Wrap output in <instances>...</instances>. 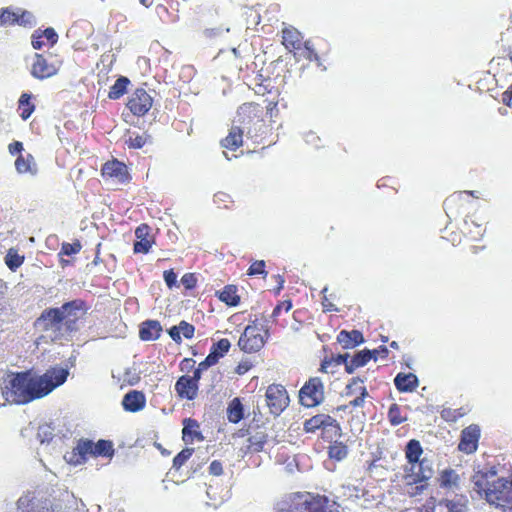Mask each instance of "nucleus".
Returning a JSON list of instances; mask_svg holds the SVG:
<instances>
[{
    "instance_id": "58",
    "label": "nucleus",
    "mask_w": 512,
    "mask_h": 512,
    "mask_svg": "<svg viewBox=\"0 0 512 512\" xmlns=\"http://www.w3.org/2000/svg\"><path fill=\"white\" fill-rule=\"evenodd\" d=\"M9 152L14 155L17 153H20L23 149V145L19 141H14L13 143L9 144L8 146Z\"/></svg>"
},
{
    "instance_id": "24",
    "label": "nucleus",
    "mask_w": 512,
    "mask_h": 512,
    "mask_svg": "<svg viewBox=\"0 0 512 512\" xmlns=\"http://www.w3.org/2000/svg\"><path fill=\"white\" fill-rule=\"evenodd\" d=\"M333 422H335V420L332 417L324 414H319L306 420L304 423V428L306 431L312 432L321 427L330 426L333 424Z\"/></svg>"
},
{
    "instance_id": "45",
    "label": "nucleus",
    "mask_w": 512,
    "mask_h": 512,
    "mask_svg": "<svg viewBox=\"0 0 512 512\" xmlns=\"http://www.w3.org/2000/svg\"><path fill=\"white\" fill-rule=\"evenodd\" d=\"M248 275H263L266 276L267 272L265 271V261L264 260H256L254 261L248 269Z\"/></svg>"
},
{
    "instance_id": "37",
    "label": "nucleus",
    "mask_w": 512,
    "mask_h": 512,
    "mask_svg": "<svg viewBox=\"0 0 512 512\" xmlns=\"http://www.w3.org/2000/svg\"><path fill=\"white\" fill-rule=\"evenodd\" d=\"M246 30H256L260 24V14L253 8H249L245 12Z\"/></svg>"
},
{
    "instance_id": "27",
    "label": "nucleus",
    "mask_w": 512,
    "mask_h": 512,
    "mask_svg": "<svg viewBox=\"0 0 512 512\" xmlns=\"http://www.w3.org/2000/svg\"><path fill=\"white\" fill-rule=\"evenodd\" d=\"M130 80L125 76H120L110 88L108 97L110 99H119L126 92Z\"/></svg>"
},
{
    "instance_id": "35",
    "label": "nucleus",
    "mask_w": 512,
    "mask_h": 512,
    "mask_svg": "<svg viewBox=\"0 0 512 512\" xmlns=\"http://www.w3.org/2000/svg\"><path fill=\"white\" fill-rule=\"evenodd\" d=\"M30 100H31L30 94L23 93L20 96L19 107L23 108V111L21 113V118L23 120H27L31 116V114L33 113V111L35 109V106L30 102Z\"/></svg>"
},
{
    "instance_id": "34",
    "label": "nucleus",
    "mask_w": 512,
    "mask_h": 512,
    "mask_svg": "<svg viewBox=\"0 0 512 512\" xmlns=\"http://www.w3.org/2000/svg\"><path fill=\"white\" fill-rule=\"evenodd\" d=\"M74 450L83 459H85L87 455L94 456V442L89 439H81L78 441Z\"/></svg>"
},
{
    "instance_id": "39",
    "label": "nucleus",
    "mask_w": 512,
    "mask_h": 512,
    "mask_svg": "<svg viewBox=\"0 0 512 512\" xmlns=\"http://www.w3.org/2000/svg\"><path fill=\"white\" fill-rule=\"evenodd\" d=\"M33 157L28 154L26 158L23 156H19L15 161V168L18 173H27L32 172Z\"/></svg>"
},
{
    "instance_id": "13",
    "label": "nucleus",
    "mask_w": 512,
    "mask_h": 512,
    "mask_svg": "<svg viewBox=\"0 0 512 512\" xmlns=\"http://www.w3.org/2000/svg\"><path fill=\"white\" fill-rule=\"evenodd\" d=\"M480 438V428L478 425L472 424L461 432V440L458 449L467 454L473 453L477 450L478 441Z\"/></svg>"
},
{
    "instance_id": "59",
    "label": "nucleus",
    "mask_w": 512,
    "mask_h": 512,
    "mask_svg": "<svg viewBox=\"0 0 512 512\" xmlns=\"http://www.w3.org/2000/svg\"><path fill=\"white\" fill-rule=\"evenodd\" d=\"M251 368V364L249 362H240L236 369H235V372L239 375H243L245 374L247 371H249V369Z\"/></svg>"
},
{
    "instance_id": "49",
    "label": "nucleus",
    "mask_w": 512,
    "mask_h": 512,
    "mask_svg": "<svg viewBox=\"0 0 512 512\" xmlns=\"http://www.w3.org/2000/svg\"><path fill=\"white\" fill-rule=\"evenodd\" d=\"M327 291H328L327 286H325L321 291L322 306H323L324 311H338V308L332 302L329 301V299L326 295Z\"/></svg>"
},
{
    "instance_id": "17",
    "label": "nucleus",
    "mask_w": 512,
    "mask_h": 512,
    "mask_svg": "<svg viewBox=\"0 0 512 512\" xmlns=\"http://www.w3.org/2000/svg\"><path fill=\"white\" fill-rule=\"evenodd\" d=\"M145 396L140 391H130L123 397L122 405L126 411L137 412L145 406Z\"/></svg>"
},
{
    "instance_id": "44",
    "label": "nucleus",
    "mask_w": 512,
    "mask_h": 512,
    "mask_svg": "<svg viewBox=\"0 0 512 512\" xmlns=\"http://www.w3.org/2000/svg\"><path fill=\"white\" fill-rule=\"evenodd\" d=\"M81 250V244L77 240L73 243H62L60 254L71 256L77 254Z\"/></svg>"
},
{
    "instance_id": "54",
    "label": "nucleus",
    "mask_w": 512,
    "mask_h": 512,
    "mask_svg": "<svg viewBox=\"0 0 512 512\" xmlns=\"http://www.w3.org/2000/svg\"><path fill=\"white\" fill-rule=\"evenodd\" d=\"M209 472L214 476L221 475L223 473L222 463L217 460L212 461L209 466Z\"/></svg>"
},
{
    "instance_id": "1",
    "label": "nucleus",
    "mask_w": 512,
    "mask_h": 512,
    "mask_svg": "<svg viewBox=\"0 0 512 512\" xmlns=\"http://www.w3.org/2000/svg\"><path fill=\"white\" fill-rule=\"evenodd\" d=\"M68 375L69 370L63 367H53L40 376L17 373L5 381L2 394L10 403L27 404L50 394L65 383Z\"/></svg>"
},
{
    "instance_id": "41",
    "label": "nucleus",
    "mask_w": 512,
    "mask_h": 512,
    "mask_svg": "<svg viewBox=\"0 0 512 512\" xmlns=\"http://www.w3.org/2000/svg\"><path fill=\"white\" fill-rule=\"evenodd\" d=\"M53 437V428L49 424L39 425L37 430V438L41 443L48 442Z\"/></svg>"
},
{
    "instance_id": "9",
    "label": "nucleus",
    "mask_w": 512,
    "mask_h": 512,
    "mask_svg": "<svg viewBox=\"0 0 512 512\" xmlns=\"http://www.w3.org/2000/svg\"><path fill=\"white\" fill-rule=\"evenodd\" d=\"M266 404L270 413L274 416L280 415L289 405V396L282 385L272 384L266 391Z\"/></svg>"
},
{
    "instance_id": "20",
    "label": "nucleus",
    "mask_w": 512,
    "mask_h": 512,
    "mask_svg": "<svg viewBox=\"0 0 512 512\" xmlns=\"http://www.w3.org/2000/svg\"><path fill=\"white\" fill-rule=\"evenodd\" d=\"M440 487L450 491H457L461 487V478L459 474L453 469H445L441 472L439 477Z\"/></svg>"
},
{
    "instance_id": "22",
    "label": "nucleus",
    "mask_w": 512,
    "mask_h": 512,
    "mask_svg": "<svg viewBox=\"0 0 512 512\" xmlns=\"http://www.w3.org/2000/svg\"><path fill=\"white\" fill-rule=\"evenodd\" d=\"M422 454L423 449L420 442L416 439L409 440L405 446V457L407 459L406 466H412V464H415L418 461H420V457Z\"/></svg>"
},
{
    "instance_id": "55",
    "label": "nucleus",
    "mask_w": 512,
    "mask_h": 512,
    "mask_svg": "<svg viewBox=\"0 0 512 512\" xmlns=\"http://www.w3.org/2000/svg\"><path fill=\"white\" fill-rule=\"evenodd\" d=\"M149 226L142 224L135 230V236L137 239H147V236L149 234Z\"/></svg>"
},
{
    "instance_id": "4",
    "label": "nucleus",
    "mask_w": 512,
    "mask_h": 512,
    "mask_svg": "<svg viewBox=\"0 0 512 512\" xmlns=\"http://www.w3.org/2000/svg\"><path fill=\"white\" fill-rule=\"evenodd\" d=\"M256 108L250 103H244L238 108L237 116L229 130V134L221 141L222 147L230 150H236L242 145L243 134L248 129V125L253 120Z\"/></svg>"
},
{
    "instance_id": "52",
    "label": "nucleus",
    "mask_w": 512,
    "mask_h": 512,
    "mask_svg": "<svg viewBox=\"0 0 512 512\" xmlns=\"http://www.w3.org/2000/svg\"><path fill=\"white\" fill-rule=\"evenodd\" d=\"M462 195V193L453 194L444 201V208L448 217H450L449 210H451L452 206L461 198Z\"/></svg>"
},
{
    "instance_id": "19",
    "label": "nucleus",
    "mask_w": 512,
    "mask_h": 512,
    "mask_svg": "<svg viewBox=\"0 0 512 512\" xmlns=\"http://www.w3.org/2000/svg\"><path fill=\"white\" fill-rule=\"evenodd\" d=\"M162 327L157 320H147L141 324L139 336L144 341L156 340L160 337Z\"/></svg>"
},
{
    "instance_id": "51",
    "label": "nucleus",
    "mask_w": 512,
    "mask_h": 512,
    "mask_svg": "<svg viewBox=\"0 0 512 512\" xmlns=\"http://www.w3.org/2000/svg\"><path fill=\"white\" fill-rule=\"evenodd\" d=\"M163 278L169 288H172L177 283V275L172 269L164 271Z\"/></svg>"
},
{
    "instance_id": "12",
    "label": "nucleus",
    "mask_w": 512,
    "mask_h": 512,
    "mask_svg": "<svg viewBox=\"0 0 512 512\" xmlns=\"http://www.w3.org/2000/svg\"><path fill=\"white\" fill-rule=\"evenodd\" d=\"M152 106V98L145 89L139 88L133 93L127 107L136 116L145 115Z\"/></svg>"
},
{
    "instance_id": "43",
    "label": "nucleus",
    "mask_w": 512,
    "mask_h": 512,
    "mask_svg": "<svg viewBox=\"0 0 512 512\" xmlns=\"http://www.w3.org/2000/svg\"><path fill=\"white\" fill-rule=\"evenodd\" d=\"M389 421L392 425L401 424L404 419L400 416V407L397 404H392L388 411Z\"/></svg>"
},
{
    "instance_id": "2",
    "label": "nucleus",
    "mask_w": 512,
    "mask_h": 512,
    "mask_svg": "<svg viewBox=\"0 0 512 512\" xmlns=\"http://www.w3.org/2000/svg\"><path fill=\"white\" fill-rule=\"evenodd\" d=\"M84 315L81 301H70L58 308H47L37 318L35 326L51 333L53 340H68L78 331V320Z\"/></svg>"
},
{
    "instance_id": "61",
    "label": "nucleus",
    "mask_w": 512,
    "mask_h": 512,
    "mask_svg": "<svg viewBox=\"0 0 512 512\" xmlns=\"http://www.w3.org/2000/svg\"><path fill=\"white\" fill-rule=\"evenodd\" d=\"M320 140V138L315 135V133L313 132H309L306 134L305 136V141L308 143V144H312L314 146H318V141Z\"/></svg>"
},
{
    "instance_id": "32",
    "label": "nucleus",
    "mask_w": 512,
    "mask_h": 512,
    "mask_svg": "<svg viewBox=\"0 0 512 512\" xmlns=\"http://www.w3.org/2000/svg\"><path fill=\"white\" fill-rule=\"evenodd\" d=\"M349 357H350L349 353H345V354H338L336 357L325 358L321 363L320 370L324 373H327L328 368L332 365H335V366H339L342 364L345 365L346 362L348 361Z\"/></svg>"
},
{
    "instance_id": "28",
    "label": "nucleus",
    "mask_w": 512,
    "mask_h": 512,
    "mask_svg": "<svg viewBox=\"0 0 512 512\" xmlns=\"http://www.w3.org/2000/svg\"><path fill=\"white\" fill-rule=\"evenodd\" d=\"M267 440V434L264 430H258L251 434L248 438L249 449H253L255 452L263 450L264 444Z\"/></svg>"
},
{
    "instance_id": "46",
    "label": "nucleus",
    "mask_w": 512,
    "mask_h": 512,
    "mask_svg": "<svg viewBox=\"0 0 512 512\" xmlns=\"http://www.w3.org/2000/svg\"><path fill=\"white\" fill-rule=\"evenodd\" d=\"M148 138L149 136L146 134L136 135L135 137L130 136L126 143L128 144L129 148L140 149L145 145Z\"/></svg>"
},
{
    "instance_id": "48",
    "label": "nucleus",
    "mask_w": 512,
    "mask_h": 512,
    "mask_svg": "<svg viewBox=\"0 0 512 512\" xmlns=\"http://www.w3.org/2000/svg\"><path fill=\"white\" fill-rule=\"evenodd\" d=\"M180 335L182 334L185 338L190 339L193 337L195 328L193 325L189 324L186 321H181L178 325Z\"/></svg>"
},
{
    "instance_id": "30",
    "label": "nucleus",
    "mask_w": 512,
    "mask_h": 512,
    "mask_svg": "<svg viewBox=\"0 0 512 512\" xmlns=\"http://www.w3.org/2000/svg\"><path fill=\"white\" fill-rule=\"evenodd\" d=\"M114 454L113 443L109 440H99L94 443V456L112 457Z\"/></svg>"
},
{
    "instance_id": "38",
    "label": "nucleus",
    "mask_w": 512,
    "mask_h": 512,
    "mask_svg": "<svg viewBox=\"0 0 512 512\" xmlns=\"http://www.w3.org/2000/svg\"><path fill=\"white\" fill-rule=\"evenodd\" d=\"M193 452V448H185L181 452H179L173 459L172 468L175 470H179L192 456Z\"/></svg>"
},
{
    "instance_id": "5",
    "label": "nucleus",
    "mask_w": 512,
    "mask_h": 512,
    "mask_svg": "<svg viewBox=\"0 0 512 512\" xmlns=\"http://www.w3.org/2000/svg\"><path fill=\"white\" fill-rule=\"evenodd\" d=\"M404 479L407 485L417 484V492H422L426 485L423 484L432 478L434 474L433 463L428 458L424 457L412 466H405Z\"/></svg>"
},
{
    "instance_id": "26",
    "label": "nucleus",
    "mask_w": 512,
    "mask_h": 512,
    "mask_svg": "<svg viewBox=\"0 0 512 512\" xmlns=\"http://www.w3.org/2000/svg\"><path fill=\"white\" fill-rule=\"evenodd\" d=\"M31 73L37 78H45L51 75L46 61L40 54L35 55V62L32 65Z\"/></svg>"
},
{
    "instance_id": "11",
    "label": "nucleus",
    "mask_w": 512,
    "mask_h": 512,
    "mask_svg": "<svg viewBox=\"0 0 512 512\" xmlns=\"http://www.w3.org/2000/svg\"><path fill=\"white\" fill-rule=\"evenodd\" d=\"M256 330L257 326L254 321L252 325H248L245 328L243 334L240 336L238 345L243 351L252 353L259 351L263 347L265 343L264 338L256 333Z\"/></svg>"
},
{
    "instance_id": "8",
    "label": "nucleus",
    "mask_w": 512,
    "mask_h": 512,
    "mask_svg": "<svg viewBox=\"0 0 512 512\" xmlns=\"http://www.w3.org/2000/svg\"><path fill=\"white\" fill-rule=\"evenodd\" d=\"M299 400L303 406L315 407L324 401V385L320 378H310L299 391Z\"/></svg>"
},
{
    "instance_id": "64",
    "label": "nucleus",
    "mask_w": 512,
    "mask_h": 512,
    "mask_svg": "<svg viewBox=\"0 0 512 512\" xmlns=\"http://www.w3.org/2000/svg\"><path fill=\"white\" fill-rule=\"evenodd\" d=\"M356 362L352 358L350 361H347L345 364V370L347 373L352 374L356 368H359V366H355Z\"/></svg>"
},
{
    "instance_id": "47",
    "label": "nucleus",
    "mask_w": 512,
    "mask_h": 512,
    "mask_svg": "<svg viewBox=\"0 0 512 512\" xmlns=\"http://www.w3.org/2000/svg\"><path fill=\"white\" fill-rule=\"evenodd\" d=\"M151 248V241L149 239H137L134 243V253H148Z\"/></svg>"
},
{
    "instance_id": "56",
    "label": "nucleus",
    "mask_w": 512,
    "mask_h": 512,
    "mask_svg": "<svg viewBox=\"0 0 512 512\" xmlns=\"http://www.w3.org/2000/svg\"><path fill=\"white\" fill-rule=\"evenodd\" d=\"M168 334L172 338V340L175 341L176 343H180L182 341L178 325L172 326L168 330Z\"/></svg>"
},
{
    "instance_id": "40",
    "label": "nucleus",
    "mask_w": 512,
    "mask_h": 512,
    "mask_svg": "<svg viewBox=\"0 0 512 512\" xmlns=\"http://www.w3.org/2000/svg\"><path fill=\"white\" fill-rule=\"evenodd\" d=\"M230 346L231 344L229 340L223 338L213 344V346L211 347V351H215L216 356L220 359L229 351Z\"/></svg>"
},
{
    "instance_id": "18",
    "label": "nucleus",
    "mask_w": 512,
    "mask_h": 512,
    "mask_svg": "<svg viewBox=\"0 0 512 512\" xmlns=\"http://www.w3.org/2000/svg\"><path fill=\"white\" fill-rule=\"evenodd\" d=\"M394 384L400 392H413L418 387L419 380L413 373H398Z\"/></svg>"
},
{
    "instance_id": "63",
    "label": "nucleus",
    "mask_w": 512,
    "mask_h": 512,
    "mask_svg": "<svg viewBox=\"0 0 512 512\" xmlns=\"http://www.w3.org/2000/svg\"><path fill=\"white\" fill-rule=\"evenodd\" d=\"M205 360L210 364V366H213L219 361V358L216 356L215 351L210 350V353L206 356Z\"/></svg>"
},
{
    "instance_id": "57",
    "label": "nucleus",
    "mask_w": 512,
    "mask_h": 512,
    "mask_svg": "<svg viewBox=\"0 0 512 512\" xmlns=\"http://www.w3.org/2000/svg\"><path fill=\"white\" fill-rule=\"evenodd\" d=\"M45 37L44 36H39V34H37L36 36L33 34V38H32V46L34 49L38 50V49H41L43 45H45Z\"/></svg>"
},
{
    "instance_id": "62",
    "label": "nucleus",
    "mask_w": 512,
    "mask_h": 512,
    "mask_svg": "<svg viewBox=\"0 0 512 512\" xmlns=\"http://www.w3.org/2000/svg\"><path fill=\"white\" fill-rule=\"evenodd\" d=\"M39 36H44L45 41L53 46L58 40V34H39Z\"/></svg>"
},
{
    "instance_id": "6",
    "label": "nucleus",
    "mask_w": 512,
    "mask_h": 512,
    "mask_svg": "<svg viewBox=\"0 0 512 512\" xmlns=\"http://www.w3.org/2000/svg\"><path fill=\"white\" fill-rule=\"evenodd\" d=\"M35 24V16L28 10L13 6L0 9V27L19 25L30 29Z\"/></svg>"
},
{
    "instance_id": "31",
    "label": "nucleus",
    "mask_w": 512,
    "mask_h": 512,
    "mask_svg": "<svg viewBox=\"0 0 512 512\" xmlns=\"http://www.w3.org/2000/svg\"><path fill=\"white\" fill-rule=\"evenodd\" d=\"M24 262V256L19 255L17 250L10 248L5 256V264L7 267L12 270L16 271L17 268H19Z\"/></svg>"
},
{
    "instance_id": "36",
    "label": "nucleus",
    "mask_w": 512,
    "mask_h": 512,
    "mask_svg": "<svg viewBox=\"0 0 512 512\" xmlns=\"http://www.w3.org/2000/svg\"><path fill=\"white\" fill-rule=\"evenodd\" d=\"M348 455L347 446L342 443H336L329 448V456L331 459H335L337 461H341L345 459Z\"/></svg>"
},
{
    "instance_id": "10",
    "label": "nucleus",
    "mask_w": 512,
    "mask_h": 512,
    "mask_svg": "<svg viewBox=\"0 0 512 512\" xmlns=\"http://www.w3.org/2000/svg\"><path fill=\"white\" fill-rule=\"evenodd\" d=\"M496 475L497 468L495 466L475 471L471 477L472 492L476 493L481 499H484Z\"/></svg>"
},
{
    "instance_id": "29",
    "label": "nucleus",
    "mask_w": 512,
    "mask_h": 512,
    "mask_svg": "<svg viewBox=\"0 0 512 512\" xmlns=\"http://www.w3.org/2000/svg\"><path fill=\"white\" fill-rule=\"evenodd\" d=\"M464 229L475 240L481 238L485 232V229L482 228V224L471 218L464 220Z\"/></svg>"
},
{
    "instance_id": "3",
    "label": "nucleus",
    "mask_w": 512,
    "mask_h": 512,
    "mask_svg": "<svg viewBox=\"0 0 512 512\" xmlns=\"http://www.w3.org/2000/svg\"><path fill=\"white\" fill-rule=\"evenodd\" d=\"M323 501L309 492L285 495L274 506V512H321Z\"/></svg>"
},
{
    "instance_id": "15",
    "label": "nucleus",
    "mask_w": 512,
    "mask_h": 512,
    "mask_svg": "<svg viewBox=\"0 0 512 512\" xmlns=\"http://www.w3.org/2000/svg\"><path fill=\"white\" fill-rule=\"evenodd\" d=\"M175 390L179 397L193 400L197 396L198 385L193 384L190 376L184 375L177 380Z\"/></svg>"
},
{
    "instance_id": "23",
    "label": "nucleus",
    "mask_w": 512,
    "mask_h": 512,
    "mask_svg": "<svg viewBox=\"0 0 512 512\" xmlns=\"http://www.w3.org/2000/svg\"><path fill=\"white\" fill-rule=\"evenodd\" d=\"M237 287L235 285H227L222 291H218L217 295L220 301L226 305L235 307L240 303V297L237 294Z\"/></svg>"
},
{
    "instance_id": "50",
    "label": "nucleus",
    "mask_w": 512,
    "mask_h": 512,
    "mask_svg": "<svg viewBox=\"0 0 512 512\" xmlns=\"http://www.w3.org/2000/svg\"><path fill=\"white\" fill-rule=\"evenodd\" d=\"M197 279L193 273H186L181 278V283L186 289H192L195 287Z\"/></svg>"
},
{
    "instance_id": "14",
    "label": "nucleus",
    "mask_w": 512,
    "mask_h": 512,
    "mask_svg": "<svg viewBox=\"0 0 512 512\" xmlns=\"http://www.w3.org/2000/svg\"><path fill=\"white\" fill-rule=\"evenodd\" d=\"M103 177L116 179L118 182H124L127 177V167L117 160L107 162L102 167Z\"/></svg>"
},
{
    "instance_id": "21",
    "label": "nucleus",
    "mask_w": 512,
    "mask_h": 512,
    "mask_svg": "<svg viewBox=\"0 0 512 512\" xmlns=\"http://www.w3.org/2000/svg\"><path fill=\"white\" fill-rule=\"evenodd\" d=\"M199 424L196 420L191 418H185L183 420V440L186 443H190L194 440V438L198 440H203L202 434L198 431Z\"/></svg>"
},
{
    "instance_id": "60",
    "label": "nucleus",
    "mask_w": 512,
    "mask_h": 512,
    "mask_svg": "<svg viewBox=\"0 0 512 512\" xmlns=\"http://www.w3.org/2000/svg\"><path fill=\"white\" fill-rule=\"evenodd\" d=\"M502 101L509 107L512 106V88L509 87L508 90H506L502 94Z\"/></svg>"
},
{
    "instance_id": "53",
    "label": "nucleus",
    "mask_w": 512,
    "mask_h": 512,
    "mask_svg": "<svg viewBox=\"0 0 512 512\" xmlns=\"http://www.w3.org/2000/svg\"><path fill=\"white\" fill-rule=\"evenodd\" d=\"M368 395V392L364 386L360 387V396L355 398L350 402V404L354 407H360L364 403L365 397Z\"/></svg>"
},
{
    "instance_id": "42",
    "label": "nucleus",
    "mask_w": 512,
    "mask_h": 512,
    "mask_svg": "<svg viewBox=\"0 0 512 512\" xmlns=\"http://www.w3.org/2000/svg\"><path fill=\"white\" fill-rule=\"evenodd\" d=\"M440 504L446 507L447 512H468L467 506L460 501L444 500Z\"/></svg>"
},
{
    "instance_id": "7",
    "label": "nucleus",
    "mask_w": 512,
    "mask_h": 512,
    "mask_svg": "<svg viewBox=\"0 0 512 512\" xmlns=\"http://www.w3.org/2000/svg\"><path fill=\"white\" fill-rule=\"evenodd\" d=\"M282 44L290 52L299 51L300 55L310 61L319 62V57L316 52L315 43L312 40L302 42L301 34H282ZM320 66L321 64L318 63Z\"/></svg>"
},
{
    "instance_id": "16",
    "label": "nucleus",
    "mask_w": 512,
    "mask_h": 512,
    "mask_svg": "<svg viewBox=\"0 0 512 512\" xmlns=\"http://www.w3.org/2000/svg\"><path fill=\"white\" fill-rule=\"evenodd\" d=\"M337 341L344 349H352L364 343L365 340L359 330H342L337 336Z\"/></svg>"
},
{
    "instance_id": "33",
    "label": "nucleus",
    "mask_w": 512,
    "mask_h": 512,
    "mask_svg": "<svg viewBox=\"0 0 512 512\" xmlns=\"http://www.w3.org/2000/svg\"><path fill=\"white\" fill-rule=\"evenodd\" d=\"M376 352H377V350H369V349H363L361 351L356 352L355 355L353 356V359L356 362L355 366L363 367L371 359L376 360Z\"/></svg>"
},
{
    "instance_id": "25",
    "label": "nucleus",
    "mask_w": 512,
    "mask_h": 512,
    "mask_svg": "<svg viewBox=\"0 0 512 512\" xmlns=\"http://www.w3.org/2000/svg\"><path fill=\"white\" fill-rule=\"evenodd\" d=\"M228 420L232 423L240 422L244 417V408L239 398H234L227 408Z\"/></svg>"
}]
</instances>
